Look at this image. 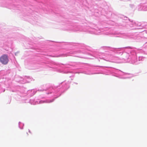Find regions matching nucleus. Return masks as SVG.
I'll use <instances>...</instances> for the list:
<instances>
[{"mask_svg": "<svg viewBox=\"0 0 147 147\" xmlns=\"http://www.w3.org/2000/svg\"><path fill=\"white\" fill-rule=\"evenodd\" d=\"M0 61L3 64L6 65L9 61L8 56L6 55H3L0 57Z\"/></svg>", "mask_w": 147, "mask_h": 147, "instance_id": "nucleus-1", "label": "nucleus"}]
</instances>
